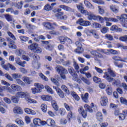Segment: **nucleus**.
<instances>
[{
    "mask_svg": "<svg viewBox=\"0 0 127 127\" xmlns=\"http://www.w3.org/2000/svg\"><path fill=\"white\" fill-rule=\"evenodd\" d=\"M98 7L99 13H100V14H104V13H105V10L102 8L101 6H98Z\"/></svg>",
    "mask_w": 127,
    "mask_h": 127,
    "instance_id": "nucleus-60",
    "label": "nucleus"
},
{
    "mask_svg": "<svg viewBox=\"0 0 127 127\" xmlns=\"http://www.w3.org/2000/svg\"><path fill=\"white\" fill-rule=\"evenodd\" d=\"M52 105L53 109H54L55 111H58V105H57V103H56V101H55V100H52Z\"/></svg>",
    "mask_w": 127,
    "mask_h": 127,
    "instance_id": "nucleus-35",
    "label": "nucleus"
},
{
    "mask_svg": "<svg viewBox=\"0 0 127 127\" xmlns=\"http://www.w3.org/2000/svg\"><path fill=\"white\" fill-rule=\"evenodd\" d=\"M22 75L19 73H13L12 74V77L13 79H14L15 81L18 79H21Z\"/></svg>",
    "mask_w": 127,
    "mask_h": 127,
    "instance_id": "nucleus-29",
    "label": "nucleus"
},
{
    "mask_svg": "<svg viewBox=\"0 0 127 127\" xmlns=\"http://www.w3.org/2000/svg\"><path fill=\"white\" fill-rule=\"evenodd\" d=\"M23 4V2L22 1H21L19 2H18L16 5H15V6L16 7H17L19 9H21L22 8V5Z\"/></svg>",
    "mask_w": 127,
    "mask_h": 127,
    "instance_id": "nucleus-52",
    "label": "nucleus"
},
{
    "mask_svg": "<svg viewBox=\"0 0 127 127\" xmlns=\"http://www.w3.org/2000/svg\"><path fill=\"white\" fill-rule=\"evenodd\" d=\"M90 33H92V35H93L95 38H96L97 39H99L100 38V36H99V34L97 33V32H96V31L94 30H91L90 31Z\"/></svg>",
    "mask_w": 127,
    "mask_h": 127,
    "instance_id": "nucleus-34",
    "label": "nucleus"
},
{
    "mask_svg": "<svg viewBox=\"0 0 127 127\" xmlns=\"http://www.w3.org/2000/svg\"><path fill=\"white\" fill-rule=\"evenodd\" d=\"M8 41L9 42V45L8 46L9 48H12V49H16V46L14 45V42L13 40L8 39Z\"/></svg>",
    "mask_w": 127,
    "mask_h": 127,
    "instance_id": "nucleus-21",
    "label": "nucleus"
},
{
    "mask_svg": "<svg viewBox=\"0 0 127 127\" xmlns=\"http://www.w3.org/2000/svg\"><path fill=\"white\" fill-rule=\"evenodd\" d=\"M76 24H79L81 26H90L91 25V22L84 20L83 18H80L77 20Z\"/></svg>",
    "mask_w": 127,
    "mask_h": 127,
    "instance_id": "nucleus-8",
    "label": "nucleus"
},
{
    "mask_svg": "<svg viewBox=\"0 0 127 127\" xmlns=\"http://www.w3.org/2000/svg\"><path fill=\"white\" fill-rule=\"evenodd\" d=\"M11 101L12 103H14L15 104H17V103H18V101H19V98L15 96H12Z\"/></svg>",
    "mask_w": 127,
    "mask_h": 127,
    "instance_id": "nucleus-47",
    "label": "nucleus"
},
{
    "mask_svg": "<svg viewBox=\"0 0 127 127\" xmlns=\"http://www.w3.org/2000/svg\"><path fill=\"white\" fill-rule=\"evenodd\" d=\"M41 109L44 113H46L47 111V106L45 104H43L41 106Z\"/></svg>",
    "mask_w": 127,
    "mask_h": 127,
    "instance_id": "nucleus-51",
    "label": "nucleus"
},
{
    "mask_svg": "<svg viewBox=\"0 0 127 127\" xmlns=\"http://www.w3.org/2000/svg\"><path fill=\"white\" fill-rule=\"evenodd\" d=\"M59 114H60L61 116H65L66 110L64 108H61L59 110Z\"/></svg>",
    "mask_w": 127,
    "mask_h": 127,
    "instance_id": "nucleus-50",
    "label": "nucleus"
},
{
    "mask_svg": "<svg viewBox=\"0 0 127 127\" xmlns=\"http://www.w3.org/2000/svg\"><path fill=\"white\" fill-rule=\"evenodd\" d=\"M91 54L93 56H97L99 58H103V55L101 53H104L105 54H108V52H106V50L103 49H97L92 50L90 52Z\"/></svg>",
    "mask_w": 127,
    "mask_h": 127,
    "instance_id": "nucleus-5",
    "label": "nucleus"
},
{
    "mask_svg": "<svg viewBox=\"0 0 127 127\" xmlns=\"http://www.w3.org/2000/svg\"><path fill=\"white\" fill-rule=\"evenodd\" d=\"M23 24L25 25V26H26V27L29 29V30H31L33 27V26L28 23L26 20H23Z\"/></svg>",
    "mask_w": 127,
    "mask_h": 127,
    "instance_id": "nucleus-20",
    "label": "nucleus"
},
{
    "mask_svg": "<svg viewBox=\"0 0 127 127\" xmlns=\"http://www.w3.org/2000/svg\"><path fill=\"white\" fill-rule=\"evenodd\" d=\"M73 113H72L71 111H70L67 115V118L68 120L69 123L71 122V120L72 119V118H73Z\"/></svg>",
    "mask_w": 127,
    "mask_h": 127,
    "instance_id": "nucleus-53",
    "label": "nucleus"
},
{
    "mask_svg": "<svg viewBox=\"0 0 127 127\" xmlns=\"http://www.w3.org/2000/svg\"><path fill=\"white\" fill-rule=\"evenodd\" d=\"M45 89L46 90H47L48 93H50V94H54V92L53 91L52 89L50 88V87H49L48 85H46L45 86Z\"/></svg>",
    "mask_w": 127,
    "mask_h": 127,
    "instance_id": "nucleus-54",
    "label": "nucleus"
},
{
    "mask_svg": "<svg viewBox=\"0 0 127 127\" xmlns=\"http://www.w3.org/2000/svg\"><path fill=\"white\" fill-rule=\"evenodd\" d=\"M120 101L122 104H124V105H127V100L124 97H121Z\"/></svg>",
    "mask_w": 127,
    "mask_h": 127,
    "instance_id": "nucleus-64",
    "label": "nucleus"
},
{
    "mask_svg": "<svg viewBox=\"0 0 127 127\" xmlns=\"http://www.w3.org/2000/svg\"><path fill=\"white\" fill-rule=\"evenodd\" d=\"M15 82L16 84H18V85H20V86H22L23 87H24V86H25V83H24V82H23V81H22V80H21L20 78L16 79V80H15Z\"/></svg>",
    "mask_w": 127,
    "mask_h": 127,
    "instance_id": "nucleus-39",
    "label": "nucleus"
},
{
    "mask_svg": "<svg viewBox=\"0 0 127 127\" xmlns=\"http://www.w3.org/2000/svg\"><path fill=\"white\" fill-rule=\"evenodd\" d=\"M81 81H83L86 85H91V81L86 77H82L81 78Z\"/></svg>",
    "mask_w": 127,
    "mask_h": 127,
    "instance_id": "nucleus-38",
    "label": "nucleus"
},
{
    "mask_svg": "<svg viewBox=\"0 0 127 127\" xmlns=\"http://www.w3.org/2000/svg\"><path fill=\"white\" fill-rule=\"evenodd\" d=\"M108 30H109V28L106 27H103L101 30V32L102 33L106 34L108 32Z\"/></svg>",
    "mask_w": 127,
    "mask_h": 127,
    "instance_id": "nucleus-62",
    "label": "nucleus"
},
{
    "mask_svg": "<svg viewBox=\"0 0 127 127\" xmlns=\"http://www.w3.org/2000/svg\"><path fill=\"white\" fill-rule=\"evenodd\" d=\"M47 125L49 126V127H54L55 126V121L52 119H49L46 121Z\"/></svg>",
    "mask_w": 127,
    "mask_h": 127,
    "instance_id": "nucleus-22",
    "label": "nucleus"
},
{
    "mask_svg": "<svg viewBox=\"0 0 127 127\" xmlns=\"http://www.w3.org/2000/svg\"><path fill=\"white\" fill-rule=\"evenodd\" d=\"M3 91H7V92H9V93H11V94H13V91L8 86H3Z\"/></svg>",
    "mask_w": 127,
    "mask_h": 127,
    "instance_id": "nucleus-36",
    "label": "nucleus"
},
{
    "mask_svg": "<svg viewBox=\"0 0 127 127\" xmlns=\"http://www.w3.org/2000/svg\"><path fill=\"white\" fill-rule=\"evenodd\" d=\"M64 106L67 111H70V112H71V111L73 110V107L68 106V104L66 103L64 104Z\"/></svg>",
    "mask_w": 127,
    "mask_h": 127,
    "instance_id": "nucleus-56",
    "label": "nucleus"
},
{
    "mask_svg": "<svg viewBox=\"0 0 127 127\" xmlns=\"http://www.w3.org/2000/svg\"><path fill=\"white\" fill-rule=\"evenodd\" d=\"M4 17L6 19V20H7V21H15L14 20H13V19L12 18V16L9 15V14H5Z\"/></svg>",
    "mask_w": 127,
    "mask_h": 127,
    "instance_id": "nucleus-32",
    "label": "nucleus"
},
{
    "mask_svg": "<svg viewBox=\"0 0 127 127\" xmlns=\"http://www.w3.org/2000/svg\"><path fill=\"white\" fill-rule=\"evenodd\" d=\"M35 88H31V91L32 94L35 95V94H38V93L41 92V90L43 89V85L40 83H36L34 84Z\"/></svg>",
    "mask_w": 127,
    "mask_h": 127,
    "instance_id": "nucleus-6",
    "label": "nucleus"
},
{
    "mask_svg": "<svg viewBox=\"0 0 127 127\" xmlns=\"http://www.w3.org/2000/svg\"><path fill=\"white\" fill-rule=\"evenodd\" d=\"M96 118L98 121H103V115L102 113L99 112L96 114Z\"/></svg>",
    "mask_w": 127,
    "mask_h": 127,
    "instance_id": "nucleus-40",
    "label": "nucleus"
},
{
    "mask_svg": "<svg viewBox=\"0 0 127 127\" xmlns=\"http://www.w3.org/2000/svg\"><path fill=\"white\" fill-rule=\"evenodd\" d=\"M70 94L76 101H80V97H79V96H78V95L76 94V92L74 91H71Z\"/></svg>",
    "mask_w": 127,
    "mask_h": 127,
    "instance_id": "nucleus-30",
    "label": "nucleus"
},
{
    "mask_svg": "<svg viewBox=\"0 0 127 127\" xmlns=\"http://www.w3.org/2000/svg\"><path fill=\"white\" fill-rule=\"evenodd\" d=\"M106 91L108 95H112V93H113V90L112 89V87L110 86L108 87L106 90Z\"/></svg>",
    "mask_w": 127,
    "mask_h": 127,
    "instance_id": "nucleus-57",
    "label": "nucleus"
},
{
    "mask_svg": "<svg viewBox=\"0 0 127 127\" xmlns=\"http://www.w3.org/2000/svg\"><path fill=\"white\" fill-rule=\"evenodd\" d=\"M84 108L85 110H84V108L83 107H79L78 109V112L79 114H81L82 117L84 119H86L87 118V112H89V113H93V109L91 107L89 106L88 104H85L84 105Z\"/></svg>",
    "mask_w": 127,
    "mask_h": 127,
    "instance_id": "nucleus-3",
    "label": "nucleus"
},
{
    "mask_svg": "<svg viewBox=\"0 0 127 127\" xmlns=\"http://www.w3.org/2000/svg\"><path fill=\"white\" fill-rule=\"evenodd\" d=\"M73 65L74 69L76 70V71H78V70L80 69V66H79V64H78V63H77L76 62H73Z\"/></svg>",
    "mask_w": 127,
    "mask_h": 127,
    "instance_id": "nucleus-59",
    "label": "nucleus"
},
{
    "mask_svg": "<svg viewBox=\"0 0 127 127\" xmlns=\"http://www.w3.org/2000/svg\"><path fill=\"white\" fill-rule=\"evenodd\" d=\"M81 97L82 100L83 101V102H85V103H88V102H89V93H86L84 95L82 94Z\"/></svg>",
    "mask_w": 127,
    "mask_h": 127,
    "instance_id": "nucleus-19",
    "label": "nucleus"
},
{
    "mask_svg": "<svg viewBox=\"0 0 127 127\" xmlns=\"http://www.w3.org/2000/svg\"><path fill=\"white\" fill-rule=\"evenodd\" d=\"M13 112L14 114H19L21 115V114H22V110L20 107H16L13 109Z\"/></svg>",
    "mask_w": 127,
    "mask_h": 127,
    "instance_id": "nucleus-24",
    "label": "nucleus"
},
{
    "mask_svg": "<svg viewBox=\"0 0 127 127\" xmlns=\"http://www.w3.org/2000/svg\"><path fill=\"white\" fill-rule=\"evenodd\" d=\"M31 36L33 38V39L34 40V41H35L36 42H38V41H39L40 39H39V36H38V35H34L33 34H31Z\"/></svg>",
    "mask_w": 127,
    "mask_h": 127,
    "instance_id": "nucleus-49",
    "label": "nucleus"
},
{
    "mask_svg": "<svg viewBox=\"0 0 127 127\" xmlns=\"http://www.w3.org/2000/svg\"><path fill=\"white\" fill-rule=\"evenodd\" d=\"M44 9L47 10V11H49L52 9V6H51L50 4H47L44 7Z\"/></svg>",
    "mask_w": 127,
    "mask_h": 127,
    "instance_id": "nucleus-45",
    "label": "nucleus"
},
{
    "mask_svg": "<svg viewBox=\"0 0 127 127\" xmlns=\"http://www.w3.org/2000/svg\"><path fill=\"white\" fill-rule=\"evenodd\" d=\"M41 98L43 101H52V97L49 95H43Z\"/></svg>",
    "mask_w": 127,
    "mask_h": 127,
    "instance_id": "nucleus-33",
    "label": "nucleus"
},
{
    "mask_svg": "<svg viewBox=\"0 0 127 127\" xmlns=\"http://www.w3.org/2000/svg\"><path fill=\"white\" fill-rule=\"evenodd\" d=\"M104 75L103 76V78L106 79L108 82L109 83H112V85L114 86H116V87H121V81L119 79H115L114 78L110 76V75L108 74L107 72H105Z\"/></svg>",
    "mask_w": 127,
    "mask_h": 127,
    "instance_id": "nucleus-2",
    "label": "nucleus"
},
{
    "mask_svg": "<svg viewBox=\"0 0 127 127\" xmlns=\"http://www.w3.org/2000/svg\"><path fill=\"white\" fill-rule=\"evenodd\" d=\"M59 40L62 43V44H64L65 43V41H66V37H60Z\"/></svg>",
    "mask_w": 127,
    "mask_h": 127,
    "instance_id": "nucleus-61",
    "label": "nucleus"
},
{
    "mask_svg": "<svg viewBox=\"0 0 127 127\" xmlns=\"http://www.w3.org/2000/svg\"><path fill=\"white\" fill-rule=\"evenodd\" d=\"M75 44L77 46V48L74 50V52L78 54H82L84 52V49L82 47V44L79 41H76Z\"/></svg>",
    "mask_w": 127,
    "mask_h": 127,
    "instance_id": "nucleus-7",
    "label": "nucleus"
},
{
    "mask_svg": "<svg viewBox=\"0 0 127 127\" xmlns=\"http://www.w3.org/2000/svg\"><path fill=\"white\" fill-rule=\"evenodd\" d=\"M51 80L52 81V83H54L55 84V85L57 86V87H59V86H60V83H59V82H58L57 79H56L53 77H52L51 78Z\"/></svg>",
    "mask_w": 127,
    "mask_h": 127,
    "instance_id": "nucleus-42",
    "label": "nucleus"
},
{
    "mask_svg": "<svg viewBox=\"0 0 127 127\" xmlns=\"http://www.w3.org/2000/svg\"><path fill=\"white\" fill-rule=\"evenodd\" d=\"M4 76L9 81H13V78H12V77H11V76H10V75L8 73H5V74H4Z\"/></svg>",
    "mask_w": 127,
    "mask_h": 127,
    "instance_id": "nucleus-58",
    "label": "nucleus"
},
{
    "mask_svg": "<svg viewBox=\"0 0 127 127\" xmlns=\"http://www.w3.org/2000/svg\"><path fill=\"white\" fill-rule=\"evenodd\" d=\"M112 59L115 61H122V62H126V61L122 60V58L117 56L112 57Z\"/></svg>",
    "mask_w": 127,
    "mask_h": 127,
    "instance_id": "nucleus-41",
    "label": "nucleus"
},
{
    "mask_svg": "<svg viewBox=\"0 0 127 127\" xmlns=\"http://www.w3.org/2000/svg\"><path fill=\"white\" fill-rule=\"evenodd\" d=\"M33 67H34V68H36V69H39L40 64L37 62H33Z\"/></svg>",
    "mask_w": 127,
    "mask_h": 127,
    "instance_id": "nucleus-63",
    "label": "nucleus"
},
{
    "mask_svg": "<svg viewBox=\"0 0 127 127\" xmlns=\"http://www.w3.org/2000/svg\"><path fill=\"white\" fill-rule=\"evenodd\" d=\"M23 81L26 84H28V85L30 84V83L32 82V80L29 79V77L27 76H23Z\"/></svg>",
    "mask_w": 127,
    "mask_h": 127,
    "instance_id": "nucleus-28",
    "label": "nucleus"
},
{
    "mask_svg": "<svg viewBox=\"0 0 127 127\" xmlns=\"http://www.w3.org/2000/svg\"><path fill=\"white\" fill-rule=\"evenodd\" d=\"M59 7H60V8H62L64 10H65V11H69L70 12H74V9L64 5H61L59 6Z\"/></svg>",
    "mask_w": 127,
    "mask_h": 127,
    "instance_id": "nucleus-15",
    "label": "nucleus"
},
{
    "mask_svg": "<svg viewBox=\"0 0 127 127\" xmlns=\"http://www.w3.org/2000/svg\"><path fill=\"white\" fill-rule=\"evenodd\" d=\"M84 2L85 6H86L87 8H89L90 9H95V6L93 5V4L88 0H84Z\"/></svg>",
    "mask_w": 127,
    "mask_h": 127,
    "instance_id": "nucleus-18",
    "label": "nucleus"
},
{
    "mask_svg": "<svg viewBox=\"0 0 127 127\" xmlns=\"http://www.w3.org/2000/svg\"><path fill=\"white\" fill-rule=\"evenodd\" d=\"M68 70L69 74L72 76L73 79L77 80V79H78V74L74 71V69L72 68V67H69Z\"/></svg>",
    "mask_w": 127,
    "mask_h": 127,
    "instance_id": "nucleus-14",
    "label": "nucleus"
},
{
    "mask_svg": "<svg viewBox=\"0 0 127 127\" xmlns=\"http://www.w3.org/2000/svg\"><path fill=\"white\" fill-rule=\"evenodd\" d=\"M62 89L67 95L70 94V91H69V90H68V88H67V87L65 85H62Z\"/></svg>",
    "mask_w": 127,
    "mask_h": 127,
    "instance_id": "nucleus-37",
    "label": "nucleus"
},
{
    "mask_svg": "<svg viewBox=\"0 0 127 127\" xmlns=\"http://www.w3.org/2000/svg\"><path fill=\"white\" fill-rule=\"evenodd\" d=\"M33 123L35 126H38L39 127V126L41 125V120H40L39 118H35L33 120Z\"/></svg>",
    "mask_w": 127,
    "mask_h": 127,
    "instance_id": "nucleus-25",
    "label": "nucleus"
},
{
    "mask_svg": "<svg viewBox=\"0 0 127 127\" xmlns=\"http://www.w3.org/2000/svg\"><path fill=\"white\" fill-rule=\"evenodd\" d=\"M80 12L82 14H84V15H87L88 16L87 18L88 20H92V18L93 17V16L94 15V14L93 13V12L91 11L88 12L86 10H85L83 9L80 10Z\"/></svg>",
    "mask_w": 127,
    "mask_h": 127,
    "instance_id": "nucleus-10",
    "label": "nucleus"
},
{
    "mask_svg": "<svg viewBox=\"0 0 127 127\" xmlns=\"http://www.w3.org/2000/svg\"><path fill=\"white\" fill-rule=\"evenodd\" d=\"M107 71L111 77H113L114 78L117 76V73H116V72L112 70L111 68H108Z\"/></svg>",
    "mask_w": 127,
    "mask_h": 127,
    "instance_id": "nucleus-26",
    "label": "nucleus"
},
{
    "mask_svg": "<svg viewBox=\"0 0 127 127\" xmlns=\"http://www.w3.org/2000/svg\"><path fill=\"white\" fill-rule=\"evenodd\" d=\"M17 55H18V56H22V57L24 55H26V53L22 50H20L17 52Z\"/></svg>",
    "mask_w": 127,
    "mask_h": 127,
    "instance_id": "nucleus-44",
    "label": "nucleus"
},
{
    "mask_svg": "<svg viewBox=\"0 0 127 127\" xmlns=\"http://www.w3.org/2000/svg\"><path fill=\"white\" fill-rule=\"evenodd\" d=\"M105 37L106 38V39L110 40V41L114 40V37L111 34H107L105 35Z\"/></svg>",
    "mask_w": 127,
    "mask_h": 127,
    "instance_id": "nucleus-46",
    "label": "nucleus"
},
{
    "mask_svg": "<svg viewBox=\"0 0 127 127\" xmlns=\"http://www.w3.org/2000/svg\"><path fill=\"white\" fill-rule=\"evenodd\" d=\"M43 25L46 27V28H47L48 29H51V28H53V26L52 25V24L50 22L44 23Z\"/></svg>",
    "mask_w": 127,
    "mask_h": 127,
    "instance_id": "nucleus-31",
    "label": "nucleus"
},
{
    "mask_svg": "<svg viewBox=\"0 0 127 127\" xmlns=\"http://www.w3.org/2000/svg\"><path fill=\"white\" fill-rule=\"evenodd\" d=\"M100 104L101 106H103V107L107 106V104H108V98H107V97H101Z\"/></svg>",
    "mask_w": 127,
    "mask_h": 127,
    "instance_id": "nucleus-17",
    "label": "nucleus"
},
{
    "mask_svg": "<svg viewBox=\"0 0 127 127\" xmlns=\"http://www.w3.org/2000/svg\"><path fill=\"white\" fill-rule=\"evenodd\" d=\"M10 88L11 89H12V91H13V92H15V91H17L18 92L20 89H21V87H20V86L15 84H13L10 86Z\"/></svg>",
    "mask_w": 127,
    "mask_h": 127,
    "instance_id": "nucleus-16",
    "label": "nucleus"
},
{
    "mask_svg": "<svg viewBox=\"0 0 127 127\" xmlns=\"http://www.w3.org/2000/svg\"><path fill=\"white\" fill-rule=\"evenodd\" d=\"M92 20H99L101 23H104L105 22V17L103 18V17L100 15H96L93 14V16H92Z\"/></svg>",
    "mask_w": 127,
    "mask_h": 127,
    "instance_id": "nucleus-13",
    "label": "nucleus"
},
{
    "mask_svg": "<svg viewBox=\"0 0 127 127\" xmlns=\"http://www.w3.org/2000/svg\"><path fill=\"white\" fill-rule=\"evenodd\" d=\"M110 30L111 31H122V30L121 28H119L118 26L114 25L110 28Z\"/></svg>",
    "mask_w": 127,
    "mask_h": 127,
    "instance_id": "nucleus-27",
    "label": "nucleus"
},
{
    "mask_svg": "<svg viewBox=\"0 0 127 127\" xmlns=\"http://www.w3.org/2000/svg\"><path fill=\"white\" fill-rule=\"evenodd\" d=\"M55 16L57 19H61L62 20H66V19L68 18V16L64 14V12L56 13Z\"/></svg>",
    "mask_w": 127,
    "mask_h": 127,
    "instance_id": "nucleus-9",
    "label": "nucleus"
},
{
    "mask_svg": "<svg viewBox=\"0 0 127 127\" xmlns=\"http://www.w3.org/2000/svg\"><path fill=\"white\" fill-rule=\"evenodd\" d=\"M15 122L16 123V124H17V125H18L20 127H21V126H23V125H24V123L23 122V121H22V120H21L19 119H16Z\"/></svg>",
    "mask_w": 127,
    "mask_h": 127,
    "instance_id": "nucleus-48",
    "label": "nucleus"
},
{
    "mask_svg": "<svg viewBox=\"0 0 127 127\" xmlns=\"http://www.w3.org/2000/svg\"><path fill=\"white\" fill-rule=\"evenodd\" d=\"M56 70L57 72H58L60 75L61 74H68V71H67V69L60 65H58L56 67Z\"/></svg>",
    "mask_w": 127,
    "mask_h": 127,
    "instance_id": "nucleus-11",
    "label": "nucleus"
},
{
    "mask_svg": "<svg viewBox=\"0 0 127 127\" xmlns=\"http://www.w3.org/2000/svg\"><path fill=\"white\" fill-rule=\"evenodd\" d=\"M28 49L34 53H41L42 52V50L39 47L38 44L36 43H34L28 46Z\"/></svg>",
    "mask_w": 127,
    "mask_h": 127,
    "instance_id": "nucleus-4",
    "label": "nucleus"
},
{
    "mask_svg": "<svg viewBox=\"0 0 127 127\" xmlns=\"http://www.w3.org/2000/svg\"><path fill=\"white\" fill-rule=\"evenodd\" d=\"M30 56L31 58L34 59V60H38L39 59V56L36 54H35V53H33L30 54Z\"/></svg>",
    "mask_w": 127,
    "mask_h": 127,
    "instance_id": "nucleus-43",
    "label": "nucleus"
},
{
    "mask_svg": "<svg viewBox=\"0 0 127 127\" xmlns=\"http://www.w3.org/2000/svg\"><path fill=\"white\" fill-rule=\"evenodd\" d=\"M53 88L54 90H56L57 92V94L62 99H64L65 98V96L64 95V93L60 88L58 87L53 86Z\"/></svg>",
    "mask_w": 127,
    "mask_h": 127,
    "instance_id": "nucleus-12",
    "label": "nucleus"
},
{
    "mask_svg": "<svg viewBox=\"0 0 127 127\" xmlns=\"http://www.w3.org/2000/svg\"><path fill=\"white\" fill-rule=\"evenodd\" d=\"M92 26L93 27H94V28H101V27H102V25L97 22L93 23L92 24Z\"/></svg>",
    "mask_w": 127,
    "mask_h": 127,
    "instance_id": "nucleus-55",
    "label": "nucleus"
},
{
    "mask_svg": "<svg viewBox=\"0 0 127 127\" xmlns=\"http://www.w3.org/2000/svg\"><path fill=\"white\" fill-rule=\"evenodd\" d=\"M16 97L18 98V99H19V98H21V99L24 98L25 100L30 104H36V103H37L36 100L30 98V95L27 92L20 91L17 92L16 93Z\"/></svg>",
    "mask_w": 127,
    "mask_h": 127,
    "instance_id": "nucleus-1",
    "label": "nucleus"
},
{
    "mask_svg": "<svg viewBox=\"0 0 127 127\" xmlns=\"http://www.w3.org/2000/svg\"><path fill=\"white\" fill-rule=\"evenodd\" d=\"M24 111L26 114H28V115H32V116L36 115V112H35V111L32 110L29 108H25Z\"/></svg>",
    "mask_w": 127,
    "mask_h": 127,
    "instance_id": "nucleus-23",
    "label": "nucleus"
}]
</instances>
